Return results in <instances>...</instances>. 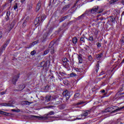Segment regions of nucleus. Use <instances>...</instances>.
I'll use <instances>...</instances> for the list:
<instances>
[{"mask_svg": "<svg viewBox=\"0 0 124 124\" xmlns=\"http://www.w3.org/2000/svg\"><path fill=\"white\" fill-rule=\"evenodd\" d=\"M122 109H124V106L119 108L118 107H109L106 108L105 110V111L106 113H107V112H111V114H113V113H117V112H119V111H122Z\"/></svg>", "mask_w": 124, "mask_h": 124, "instance_id": "f257e3e1", "label": "nucleus"}, {"mask_svg": "<svg viewBox=\"0 0 124 124\" xmlns=\"http://www.w3.org/2000/svg\"><path fill=\"white\" fill-rule=\"evenodd\" d=\"M32 117L34 119H38V120H48V118H49V117H47V116L39 117V116H34V115H32Z\"/></svg>", "mask_w": 124, "mask_h": 124, "instance_id": "f03ea898", "label": "nucleus"}, {"mask_svg": "<svg viewBox=\"0 0 124 124\" xmlns=\"http://www.w3.org/2000/svg\"><path fill=\"white\" fill-rule=\"evenodd\" d=\"M9 43V42H8V41H7L6 44H4V45L1 47V48H0V55H1L2 52L5 50V48H6V46L8 45Z\"/></svg>", "mask_w": 124, "mask_h": 124, "instance_id": "7ed1b4c3", "label": "nucleus"}, {"mask_svg": "<svg viewBox=\"0 0 124 124\" xmlns=\"http://www.w3.org/2000/svg\"><path fill=\"white\" fill-rule=\"evenodd\" d=\"M62 94L64 96H66V100H68V99H69V97H70V94H69V93H68V91L66 90L64 91L62 93Z\"/></svg>", "mask_w": 124, "mask_h": 124, "instance_id": "20e7f679", "label": "nucleus"}, {"mask_svg": "<svg viewBox=\"0 0 124 124\" xmlns=\"http://www.w3.org/2000/svg\"><path fill=\"white\" fill-rule=\"evenodd\" d=\"M97 10H98V6H96L93 7L92 9L90 10V13L91 14H94L96 12H97Z\"/></svg>", "mask_w": 124, "mask_h": 124, "instance_id": "39448f33", "label": "nucleus"}, {"mask_svg": "<svg viewBox=\"0 0 124 124\" xmlns=\"http://www.w3.org/2000/svg\"><path fill=\"white\" fill-rule=\"evenodd\" d=\"M19 78L20 76L19 75H16L14 77L12 80L13 84H14V85L16 84V82L18 81V79H19Z\"/></svg>", "mask_w": 124, "mask_h": 124, "instance_id": "423d86ee", "label": "nucleus"}, {"mask_svg": "<svg viewBox=\"0 0 124 124\" xmlns=\"http://www.w3.org/2000/svg\"><path fill=\"white\" fill-rule=\"evenodd\" d=\"M48 48H49V51H50L51 54H54L55 53V48L53 46L52 44H50Z\"/></svg>", "mask_w": 124, "mask_h": 124, "instance_id": "0eeeda50", "label": "nucleus"}, {"mask_svg": "<svg viewBox=\"0 0 124 124\" xmlns=\"http://www.w3.org/2000/svg\"><path fill=\"white\" fill-rule=\"evenodd\" d=\"M47 65V63L45 62H41L40 65L39 66L40 67L42 68V69H44L45 67H46Z\"/></svg>", "mask_w": 124, "mask_h": 124, "instance_id": "6e6552de", "label": "nucleus"}, {"mask_svg": "<svg viewBox=\"0 0 124 124\" xmlns=\"http://www.w3.org/2000/svg\"><path fill=\"white\" fill-rule=\"evenodd\" d=\"M40 7H41V1H39L38 3L37 4V6L36 7V12L39 11V9H40Z\"/></svg>", "mask_w": 124, "mask_h": 124, "instance_id": "1a4fd4ad", "label": "nucleus"}, {"mask_svg": "<svg viewBox=\"0 0 124 124\" xmlns=\"http://www.w3.org/2000/svg\"><path fill=\"white\" fill-rule=\"evenodd\" d=\"M53 101L55 102L56 104H59V103H61V98L56 97L53 99Z\"/></svg>", "mask_w": 124, "mask_h": 124, "instance_id": "9d476101", "label": "nucleus"}, {"mask_svg": "<svg viewBox=\"0 0 124 124\" xmlns=\"http://www.w3.org/2000/svg\"><path fill=\"white\" fill-rule=\"evenodd\" d=\"M89 114H91V110H87L84 111L83 113V115H81V116L82 117H83V116H84V117H87V116H88Z\"/></svg>", "mask_w": 124, "mask_h": 124, "instance_id": "9b49d317", "label": "nucleus"}, {"mask_svg": "<svg viewBox=\"0 0 124 124\" xmlns=\"http://www.w3.org/2000/svg\"><path fill=\"white\" fill-rule=\"evenodd\" d=\"M109 20L112 23H115L116 22V16H111L109 18Z\"/></svg>", "mask_w": 124, "mask_h": 124, "instance_id": "f8f14e48", "label": "nucleus"}, {"mask_svg": "<svg viewBox=\"0 0 124 124\" xmlns=\"http://www.w3.org/2000/svg\"><path fill=\"white\" fill-rule=\"evenodd\" d=\"M0 114H1V115H4V116H9V113L2 110H0Z\"/></svg>", "mask_w": 124, "mask_h": 124, "instance_id": "ddd939ff", "label": "nucleus"}, {"mask_svg": "<svg viewBox=\"0 0 124 124\" xmlns=\"http://www.w3.org/2000/svg\"><path fill=\"white\" fill-rule=\"evenodd\" d=\"M67 17H68V16H66L59 19L60 23H62V22H63L65 20V19H67Z\"/></svg>", "mask_w": 124, "mask_h": 124, "instance_id": "4468645a", "label": "nucleus"}, {"mask_svg": "<svg viewBox=\"0 0 124 124\" xmlns=\"http://www.w3.org/2000/svg\"><path fill=\"white\" fill-rule=\"evenodd\" d=\"M78 59L79 63H82L83 62V58H82V55H79L78 57Z\"/></svg>", "mask_w": 124, "mask_h": 124, "instance_id": "2eb2a0df", "label": "nucleus"}, {"mask_svg": "<svg viewBox=\"0 0 124 124\" xmlns=\"http://www.w3.org/2000/svg\"><path fill=\"white\" fill-rule=\"evenodd\" d=\"M9 16H10V11H7L6 16V19L7 21H8V20H9Z\"/></svg>", "mask_w": 124, "mask_h": 124, "instance_id": "dca6fc26", "label": "nucleus"}, {"mask_svg": "<svg viewBox=\"0 0 124 124\" xmlns=\"http://www.w3.org/2000/svg\"><path fill=\"white\" fill-rule=\"evenodd\" d=\"M52 115H55V112L53 111L48 112L47 114H46L45 116H46V117H49V116H52Z\"/></svg>", "mask_w": 124, "mask_h": 124, "instance_id": "f3484780", "label": "nucleus"}, {"mask_svg": "<svg viewBox=\"0 0 124 124\" xmlns=\"http://www.w3.org/2000/svg\"><path fill=\"white\" fill-rule=\"evenodd\" d=\"M46 100L47 102L51 101V95H47L46 96Z\"/></svg>", "mask_w": 124, "mask_h": 124, "instance_id": "a211bd4d", "label": "nucleus"}, {"mask_svg": "<svg viewBox=\"0 0 124 124\" xmlns=\"http://www.w3.org/2000/svg\"><path fill=\"white\" fill-rule=\"evenodd\" d=\"M39 22H40V20L39 19V17H37L34 21V24L37 25V24H39Z\"/></svg>", "mask_w": 124, "mask_h": 124, "instance_id": "6ab92c4d", "label": "nucleus"}, {"mask_svg": "<svg viewBox=\"0 0 124 124\" xmlns=\"http://www.w3.org/2000/svg\"><path fill=\"white\" fill-rule=\"evenodd\" d=\"M22 102L25 105H30V104H31V102H29L28 101H24Z\"/></svg>", "mask_w": 124, "mask_h": 124, "instance_id": "aec40b11", "label": "nucleus"}, {"mask_svg": "<svg viewBox=\"0 0 124 124\" xmlns=\"http://www.w3.org/2000/svg\"><path fill=\"white\" fill-rule=\"evenodd\" d=\"M3 105V106H9V107H12V106H13V105L10 104V103H3V104H1Z\"/></svg>", "mask_w": 124, "mask_h": 124, "instance_id": "412c9836", "label": "nucleus"}, {"mask_svg": "<svg viewBox=\"0 0 124 124\" xmlns=\"http://www.w3.org/2000/svg\"><path fill=\"white\" fill-rule=\"evenodd\" d=\"M85 38L89 41H93V36H90L88 39L87 37H85Z\"/></svg>", "mask_w": 124, "mask_h": 124, "instance_id": "4be33fe9", "label": "nucleus"}, {"mask_svg": "<svg viewBox=\"0 0 124 124\" xmlns=\"http://www.w3.org/2000/svg\"><path fill=\"white\" fill-rule=\"evenodd\" d=\"M83 103H84V102H83V101H80V102L77 103H75L74 104V105L75 106H77L78 105H81V104H83Z\"/></svg>", "mask_w": 124, "mask_h": 124, "instance_id": "5701e85b", "label": "nucleus"}, {"mask_svg": "<svg viewBox=\"0 0 124 124\" xmlns=\"http://www.w3.org/2000/svg\"><path fill=\"white\" fill-rule=\"evenodd\" d=\"M117 1H119V0H111L109 1V4H114V3H115Z\"/></svg>", "mask_w": 124, "mask_h": 124, "instance_id": "b1692460", "label": "nucleus"}, {"mask_svg": "<svg viewBox=\"0 0 124 124\" xmlns=\"http://www.w3.org/2000/svg\"><path fill=\"white\" fill-rule=\"evenodd\" d=\"M99 61H98L97 62V64L96 65V71L97 72L98 71V69H99Z\"/></svg>", "mask_w": 124, "mask_h": 124, "instance_id": "393cba45", "label": "nucleus"}, {"mask_svg": "<svg viewBox=\"0 0 124 124\" xmlns=\"http://www.w3.org/2000/svg\"><path fill=\"white\" fill-rule=\"evenodd\" d=\"M103 56L102 53H100L96 56L97 60H99Z\"/></svg>", "mask_w": 124, "mask_h": 124, "instance_id": "a878e982", "label": "nucleus"}, {"mask_svg": "<svg viewBox=\"0 0 124 124\" xmlns=\"http://www.w3.org/2000/svg\"><path fill=\"white\" fill-rule=\"evenodd\" d=\"M77 41L78 39L76 37H75L73 38V43H74V44H76V43H77Z\"/></svg>", "mask_w": 124, "mask_h": 124, "instance_id": "bb28decb", "label": "nucleus"}, {"mask_svg": "<svg viewBox=\"0 0 124 124\" xmlns=\"http://www.w3.org/2000/svg\"><path fill=\"white\" fill-rule=\"evenodd\" d=\"M46 18V16L45 15H43L41 17V21H44V20H45Z\"/></svg>", "mask_w": 124, "mask_h": 124, "instance_id": "cd10ccee", "label": "nucleus"}, {"mask_svg": "<svg viewBox=\"0 0 124 124\" xmlns=\"http://www.w3.org/2000/svg\"><path fill=\"white\" fill-rule=\"evenodd\" d=\"M62 61L63 63H65V64L66 63V62H68V60H67L66 58H63Z\"/></svg>", "mask_w": 124, "mask_h": 124, "instance_id": "c85d7f7f", "label": "nucleus"}, {"mask_svg": "<svg viewBox=\"0 0 124 124\" xmlns=\"http://www.w3.org/2000/svg\"><path fill=\"white\" fill-rule=\"evenodd\" d=\"M76 76H77V75L74 73H72L70 74V77H76Z\"/></svg>", "mask_w": 124, "mask_h": 124, "instance_id": "c756f323", "label": "nucleus"}, {"mask_svg": "<svg viewBox=\"0 0 124 124\" xmlns=\"http://www.w3.org/2000/svg\"><path fill=\"white\" fill-rule=\"evenodd\" d=\"M12 29H13V27L10 26V28H8V30H7V31H5V32H9V31H11V30H12Z\"/></svg>", "mask_w": 124, "mask_h": 124, "instance_id": "7c9ffc66", "label": "nucleus"}, {"mask_svg": "<svg viewBox=\"0 0 124 124\" xmlns=\"http://www.w3.org/2000/svg\"><path fill=\"white\" fill-rule=\"evenodd\" d=\"M35 54H36V51L35 50H33L31 52V56H34Z\"/></svg>", "mask_w": 124, "mask_h": 124, "instance_id": "2f4dec72", "label": "nucleus"}, {"mask_svg": "<svg viewBox=\"0 0 124 124\" xmlns=\"http://www.w3.org/2000/svg\"><path fill=\"white\" fill-rule=\"evenodd\" d=\"M67 8H69V5H65L63 8L62 10H66Z\"/></svg>", "mask_w": 124, "mask_h": 124, "instance_id": "473e14b6", "label": "nucleus"}, {"mask_svg": "<svg viewBox=\"0 0 124 124\" xmlns=\"http://www.w3.org/2000/svg\"><path fill=\"white\" fill-rule=\"evenodd\" d=\"M84 17H85V14H83L81 16H78V20H80V19H82V18H84Z\"/></svg>", "mask_w": 124, "mask_h": 124, "instance_id": "72a5a7b5", "label": "nucleus"}, {"mask_svg": "<svg viewBox=\"0 0 124 124\" xmlns=\"http://www.w3.org/2000/svg\"><path fill=\"white\" fill-rule=\"evenodd\" d=\"M60 74L61 76H66V73L65 72H60Z\"/></svg>", "mask_w": 124, "mask_h": 124, "instance_id": "f704fd0d", "label": "nucleus"}, {"mask_svg": "<svg viewBox=\"0 0 124 124\" xmlns=\"http://www.w3.org/2000/svg\"><path fill=\"white\" fill-rule=\"evenodd\" d=\"M80 96V94L78 93H76L74 95V98H77V97H79Z\"/></svg>", "mask_w": 124, "mask_h": 124, "instance_id": "c9c22d12", "label": "nucleus"}, {"mask_svg": "<svg viewBox=\"0 0 124 124\" xmlns=\"http://www.w3.org/2000/svg\"><path fill=\"white\" fill-rule=\"evenodd\" d=\"M81 37L80 39V41H82V42H83V43H85V39L84 38H86V37Z\"/></svg>", "mask_w": 124, "mask_h": 124, "instance_id": "e433bc0d", "label": "nucleus"}, {"mask_svg": "<svg viewBox=\"0 0 124 124\" xmlns=\"http://www.w3.org/2000/svg\"><path fill=\"white\" fill-rule=\"evenodd\" d=\"M37 43H38V41L37 40V41H34L32 44V46H34V45H35V44H37Z\"/></svg>", "mask_w": 124, "mask_h": 124, "instance_id": "4c0bfd02", "label": "nucleus"}, {"mask_svg": "<svg viewBox=\"0 0 124 124\" xmlns=\"http://www.w3.org/2000/svg\"><path fill=\"white\" fill-rule=\"evenodd\" d=\"M63 83L64 84H65L66 86H67V84H68V80H66L65 81H63Z\"/></svg>", "mask_w": 124, "mask_h": 124, "instance_id": "58836bf2", "label": "nucleus"}, {"mask_svg": "<svg viewBox=\"0 0 124 124\" xmlns=\"http://www.w3.org/2000/svg\"><path fill=\"white\" fill-rule=\"evenodd\" d=\"M22 26L24 28H25V27H26V26H27V21H25L23 24H22Z\"/></svg>", "mask_w": 124, "mask_h": 124, "instance_id": "ea45409f", "label": "nucleus"}, {"mask_svg": "<svg viewBox=\"0 0 124 124\" xmlns=\"http://www.w3.org/2000/svg\"><path fill=\"white\" fill-rule=\"evenodd\" d=\"M17 3H16V5H15L14 6V9L15 10H16V9H17V8H18V5H17Z\"/></svg>", "mask_w": 124, "mask_h": 124, "instance_id": "a19ab883", "label": "nucleus"}, {"mask_svg": "<svg viewBox=\"0 0 124 124\" xmlns=\"http://www.w3.org/2000/svg\"><path fill=\"white\" fill-rule=\"evenodd\" d=\"M48 53H49V50H46L44 51V55H47V54H48Z\"/></svg>", "mask_w": 124, "mask_h": 124, "instance_id": "79ce46f5", "label": "nucleus"}, {"mask_svg": "<svg viewBox=\"0 0 124 124\" xmlns=\"http://www.w3.org/2000/svg\"><path fill=\"white\" fill-rule=\"evenodd\" d=\"M31 8H32V5L30 4L28 6V9H29V10H31Z\"/></svg>", "mask_w": 124, "mask_h": 124, "instance_id": "37998d69", "label": "nucleus"}, {"mask_svg": "<svg viewBox=\"0 0 124 124\" xmlns=\"http://www.w3.org/2000/svg\"><path fill=\"white\" fill-rule=\"evenodd\" d=\"M33 46L32 44H30L29 46H28L27 48H28V49H30V48H31Z\"/></svg>", "mask_w": 124, "mask_h": 124, "instance_id": "c03bdc74", "label": "nucleus"}, {"mask_svg": "<svg viewBox=\"0 0 124 124\" xmlns=\"http://www.w3.org/2000/svg\"><path fill=\"white\" fill-rule=\"evenodd\" d=\"M88 60L89 61H92V60H93V57H92L91 55L88 56Z\"/></svg>", "mask_w": 124, "mask_h": 124, "instance_id": "a18cd8bd", "label": "nucleus"}, {"mask_svg": "<svg viewBox=\"0 0 124 124\" xmlns=\"http://www.w3.org/2000/svg\"><path fill=\"white\" fill-rule=\"evenodd\" d=\"M97 47H98L99 48V47L101 46V44H100V43H97Z\"/></svg>", "mask_w": 124, "mask_h": 124, "instance_id": "49530a36", "label": "nucleus"}, {"mask_svg": "<svg viewBox=\"0 0 124 124\" xmlns=\"http://www.w3.org/2000/svg\"><path fill=\"white\" fill-rule=\"evenodd\" d=\"M102 12H103V9H100V11L98 12V13H101Z\"/></svg>", "mask_w": 124, "mask_h": 124, "instance_id": "de8ad7c7", "label": "nucleus"}, {"mask_svg": "<svg viewBox=\"0 0 124 124\" xmlns=\"http://www.w3.org/2000/svg\"><path fill=\"white\" fill-rule=\"evenodd\" d=\"M9 3H12V1L14 0H7Z\"/></svg>", "mask_w": 124, "mask_h": 124, "instance_id": "09e8293b", "label": "nucleus"}, {"mask_svg": "<svg viewBox=\"0 0 124 124\" xmlns=\"http://www.w3.org/2000/svg\"><path fill=\"white\" fill-rule=\"evenodd\" d=\"M121 42L124 43V37H123L121 40Z\"/></svg>", "mask_w": 124, "mask_h": 124, "instance_id": "8fccbe9b", "label": "nucleus"}, {"mask_svg": "<svg viewBox=\"0 0 124 124\" xmlns=\"http://www.w3.org/2000/svg\"><path fill=\"white\" fill-rule=\"evenodd\" d=\"M2 38V32H0V39Z\"/></svg>", "mask_w": 124, "mask_h": 124, "instance_id": "3c124183", "label": "nucleus"}, {"mask_svg": "<svg viewBox=\"0 0 124 124\" xmlns=\"http://www.w3.org/2000/svg\"><path fill=\"white\" fill-rule=\"evenodd\" d=\"M88 13H90V10L88 11H86L84 14H88Z\"/></svg>", "mask_w": 124, "mask_h": 124, "instance_id": "603ef678", "label": "nucleus"}, {"mask_svg": "<svg viewBox=\"0 0 124 124\" xmlns=\"http://www.w3.org/2000/svg\"><path fill=\"white\" fill-rule=\"evenodd\" d=\"M58 78L59 79H60V81H62V78H61L62 77H61V76L58 75Z\"/></svg>", "mask_w": 124, "mask_h": 124, "instance_id": "864d4df0", "label": "nucleus"}, {"mask_svg": "<svg viewBox=\"0 0 124 124\" xmlns=\"http://www.w3.org/2000/svg\"><path fill=\"white\" fill-rule=\"evenodd\" d=\"M121 3H122V4H123V5H124V0H121Z\"/></svg>", "mask_w": 124, "mask_h": 124, "instance_id": "5fc2aeb1", "label": "nucleus"}, {"mask_svg": "<svg viewBox=\"0 0 124 124\" xmlns=\"http://www.w3.org/2000/svg\"><path fill=\"white\" fill-rule=\"evenodd\" d=\"M53 107H54L53 106H50L48 107H46V108H53Z\"/></svg>", "mask_w": 124, "mask_h": 124, "instance_id": "6e6d98bb", "label": "nucleus"}, {"mask_svg": "<svg viewBox=\"0 0 124 124\" xmlns=\"http://www.w3.org/2000/svg\"><path fill=\"white\" fill-rule=\"evenodd\" d=\"M12 111L13 112H17V110L14 109H12Z\"/></svg>", "mask_w": 124, "mask_h": 124, "instance_id": "4d7b16f0", "label": "nucleus"}, {"mask_svg": "<svg viewBox=\"0 0 124 124\" xmlns=\"http://www.w3.org/2000/svg\"><path fill=\"white\" fill-rule=\"evenodd\" d=\"M26 0H21V2H22V3H24L25 2Z\"/></svg>", "mask_w": 124, "mask_h": 124, "instance_id": "13d9d810", "label": "nucleus"}, {"mask_svg": "<svg viewBox=\"0 0 124 124\" xmlns=\"http://www.w3.org/2000/svg\"><path fill=\"white\" fill-rule=\"evenodd\" d=\"M79 0H77L76 1V3H78V2H79Z\"/></svg>", "mask_w": 124, "mask_h": 124, "instance_id": "bf43d9fd", "label": "nucleus"}, {"mask_svg": "<svg viewBox=\"0 0 124 124\" xmlns=\"http://www.w3.org/2000/svg\"><path fill=\"white\" fill-rule=\"evenodd\" d=\"M1 94H4V93H5V92H1Z\"/></svg>", "mask_w": 124, "mask_h": 124, "instance_id": "052dcab7", "label": "nucleus"}, {"mask_svg": "<svg viewBox=\"0 0 124 124\" xmlns=\"http://www.w3.org/2000/svg\"><path fill=\"white\" fill-rule=\"evenodd\" d=\"M124 12H123L121 16H124Z\"/></svg>", "mask_w": 124, "mask_h": 124, "instance_id": "680f3d73", "label": "nucleus"}, {"mask_svg": "<svg viewBox=\"0 0 124 124\" xmlns=\"http://www.w3.org/2000/svg\"><path fill=\"white\" fill-rule=\"evenodd\" d=\"M102 93H105V90H103L102 91Z\"/></svg>", "mask_w": 124, "mask_h": 124, "instance_id": "e2e57ef3", "label": "nucleus"}, {"mask_svg": "<svg viewBox=\"0 0 124 124\" xmlns=\"http://www.w3.org/2000/svg\"><path fill=\"white\" fill-rule=\"evenodd\" d=\"M81 118H76V120H81Z\"/></svg>", "mask_w": 124, "mask_h": 124, "instance_id": "0e129e2a", "label": "nucleus"}, {"mask_svg": "<svg viewBox=\"0 0 124 124\" xmlns=\"http://www.w3.org/2000/svg\"><path fill=\"white\" fill-rule=\"evenodd\" d=\"M76 4H77V3H75V4L74 5V7H75V6H76Z\"/></svg>", "mask_w": 124, "mask_h": 124, "instance_id": "69168bd1", "label": "nucleus"}, {"mask_svg": "<svg viewBox=\"0 0 124 124\" xmlns=\"http://www.w3.org/2000/svg\"><path fill=\"white\" fill-rule=\"evenodd\" d=\"M123 88H121V89L120 90V91L123 92Z\"/></svg>", "mask_w": 124, "mask_h": 124, "instance_id": "338daca9", "label": "nucleus"}, {"mask_svg": "<svg viewBox=\"0 0 124 124\" xmlns=\"http://www.w3.org/2000/svg\"><path fill=\"white\" fill-rule=\"evenodd\" d=\"M51 78H52H52H54V76H52Z\"/></svg>", "mask_w": 124, "mask_h": 124, "instance_id": "774afa93", "label": "nucleus"}]
</instances>
